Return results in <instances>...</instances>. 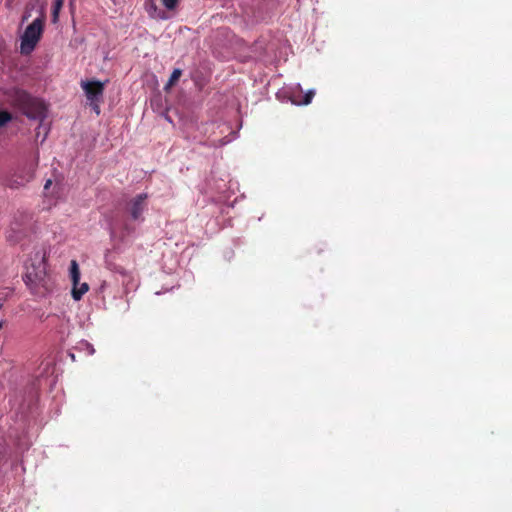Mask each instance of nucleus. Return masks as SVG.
Here are the masks:
<instances>
[{"mask_svg": "<svg viewBox=\"0 0 512 512\" xmlns=\"http://www.w3.org/2000/svg\"><path fill=\"white\" fill-rule=\"evenodd\" d=\"M45 14L44 9H41L40 16L30 23L20 37V52L21 54H30L38 42L44 31Z\"/></svg>", "mask_w": 512, "mask_h": 512, "instance_id": "obj_1", "label": "nucleus"}, {"mask_svg": "<svg viewBox=\"0 0 512 512\" xmlns=\"http://www.w3.org/2000/svg\"><path fill=\"white\" fill-rule=\"evenodd\" d=\"M81 87L96 114L100 113L99 103L103 96L104 83L96 80L82 81Z\"/></svg>", "mask_w": 512, "mask_h": 512, "instance_id": "obj_2", "label": "nucleus"}, {"mask_svg": "<svg viewBox=\"0 0 512 512\" xmlns=\"http://www.w3.org/2000/svg\"><path fill=\"white\" fill-rule=\"evenodd\" d=\"M70 279L72 282V298L75 301H79L88 292L89 285L86 282H80V269L75 260H72L70 263Z\"/></svg>", "mask_w": 512, "mask_h": 512, "instance_id": "obj_3", "label": "nucleus"}, {"mask_svg": "<svg viewBox=\"0 0 512 512\" xmlns=\"http://www.w3.org/2000/svg\"><path fill=\"white\" fill-rule=\"evenodd\" d=\"M46 275V267L42 259H38L37 265L26 267V273L24 280L29 286H36L38 283L44 280Z\"/></svg>", "mask_w": 512, "mask_h": 512, "instance_id": "obj_4", "label": "nucleus"}, {"mask_svg": "<svg viewBox=\"0 0 512 512\" xmlns=\"http://www.w3.org/2000/svg\"><path fill=\"white\" fill-rule=\"evenodd\" d=\"M146 194H139L134 197L129 204V212L134 220L140 219L146 208Z\"/></svg>", "mask_w": 512, "mask_h": 512, "instance_id": "obj_5", "label": "nucleus"}, {"mask_svg": "<svg viewBox=\"0 0 512 512\" xmlns=\"http://www.w3.org/2000/svg\"><path fill=\"white\" fill-rule=\"evenodd\" d=\"M146 11L150 18L156 20H167L169 16L165 11L159 9L153 2L146 4Z\"/></svg>", "mask_w": 512, "mask_h": 512, "instance_id": "obj_6", "label": "nucleus"}, {"mask_svg": "<svg viewBox=\"0 0 512 512\" xmlns=\"http://www.w3.org/2000/svg\"><path fill=\"white\" fill-rule=\"evenodd\" d=\"M314 95H315V90L311 89V90L307 91V93L304 95L303 100H299L295 96H291L290 100L295 105H307L312 101Z\"/></svg>", "mask_w": 512, "mask_h": 512, "instance_id": "obj_7", "label": "nucleus"}, {"mask_svg": "<svg viewBox=\"0 0 512 512\" xmlns=\"http://www.w3.org/2000/svg\"><path fill=\"white\" fill-rule=\"evenodd\" d=\"M64 0H55L52 7V22L57 23L59 19L60 11L63 7Z\"/></svg>", "mask_w": 512, "mask_h": 512, "instance_id": "obj_8", "label": "nucleus"}, {"mask_svg": "<svg viewBox=\"0 0 512 512\" xmlns=\"http://www.w3.org/2000/svg\"><path fill=\"white\" fill-rule=\"evenodd\" d=\"M182 71L180 69H174L168 83L165 85V90H169L180 78Z\"/></svg>", "mask_w": 512, "mask_h": 512, "instance_id": "obj_9", "label": "nucleus"}, {"mask_svg": "<svg viewBox=\"0 0 512 512\" xmlns=\"http://www.w3.org/2000/svg\"><path fill=\"white\" fill-rule=\"evenodd\" d=\"M79 348L82 351H85L88 355H93L95 353V349H94L93 345L87 341H83V342L79 343Z\"/></svg>", "mask_w": 512, "mask_h": 512, "instance_id": "obj_10", "label": "nucleus"}, {"mask_svg": "<svg viewBox=\"0 0 512 512\" xmlns=\"http://www.w3.org/2000/svg\"><path fill=\"white\" fill-rule=\"evenodd\" d=\"M167 10H173L178 3V0H160Z\"/></svg>", "mask_w": 512, "mask_h": 512, "instance_id": "obj_11", "label": "nucleus"}, {"mask_svg": "<svg viewBox=\"0 0 512 512\" xmlns=\"http://www.w3.org/2000/svg\"><path fill=\"white\" fill-rule=\"evenodd\" d=\"M10 120V116L6 112H0V126L4 125Z\"/></svg>", "mask_w": 512, "mask_h": 512, "instance_id": "obj_12", "label": "nucleus"}, {"mask_svg": "<svg viewBox=\"0 0 512 512\" xmlns=\"http://www.w3.org/2000/svg\"><path fill=\"white\" fill-rule=\"evenodd\" d=\"M39 105V108H40V111L38 112L37 115H34L33 117H43L44 116V106L42 105V103H38Z\"/></svg>", "mask_w": 512, "mask_h": 512, "instance_id": "obj_13", "label": "nucleus"}, {"mask_svg": "<svg viewBox=\"0 0 512 512\" xmlns=\"http://www.w3.org/2000/svg\"><path fill=\"white\" fill-rule=\"evenodd\" d=\"M52 184V181L49 179L46 181L45 185H44V189L47 190Z\"/></svg>", "mask_w": 512, "mask_h": 512, "instance_id": "obj_14", "label": "nucleus"}, {"mask_svg": "<svg viewBox=\"0 0 512 512\" xmlns=\"http://www.w3.org/2000/svg\"><path fill=\"white\" fill-rule=\"evenodd\" d=\"M28 17H29V14H25V15L23 16V21H24V20H27V19H28Z\"/></svg>", "mask_w": 512, "mask_h": 512, "instance_id": "obj_15", "label": "nucleus"}, {"mask_svg": "<svg viewBox=\"0 0 512 512\" xmlns=\"http://www.w3.org/2000/svg\"><path fill=\"white\" fill-rule=\"evenodd\" d=\"M297 89L301 90L300 84L296 85Z\"/></svg>", "mask_w": 512, "mask_h": 512, "instance_id": "obj_16", "label": "nucleus"}, {"mask_svg": "<svg viewBox=\"0 0 512 512\" xmlns=\"http://www.w3.org/2000/svg\"><path fill=\"white\" fill-rule=\"evenodd\" d=\"M114 3H118L120 0H112Z\"/></svg>", "mask_w": 512, "mask_h": 512, "instance_id": "obj_17", "label": "nucleus"}, {"mask_svg": "<svg viewBox=\"0 0 512 512\" xmlns=\"http://www.w3.org/2000/svg\"><path fill=\"white\" fill-rule=\"evenodd\" d=\"M2 327V323L0 322V328Z\"/></svg>", "mask_w": 512, "mask_h": 512, "instance_id": "obj_18", "label": "nucleus"}]
</instances>
